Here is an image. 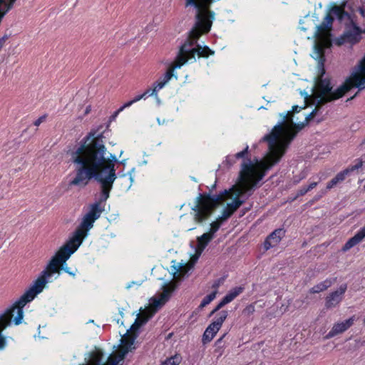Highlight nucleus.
I'll return each mask as SVG.
<instances>
[{
	"label": "nucleus",
	"mask_w": 365,
	"mask_h": 365,
	"mask_svg": "<svg viewBox=\"0 0 365 365\" xmlns=\"http://www.w3.org/2000/svg\"><path fill=\"white\" fill-rule=\"evenodd\" d=\"M134 103L133 102V101H130L127 103H125L123 106H122L120 108V110L123 111L125 108H128L129 106H130L131 105H133Z\"/></svg>",
	"instance_id": "46"
},
{
	"label": "nucleus",
	"mask_w": 365,
	"mask_h": 365,
	"mask_svg": "<svg viewBox=\"0 0 365 365\" xmlns=\"http://www.w3.org/2000/svg\"><path fill=\"white\" fill-rule=\"evenodd\" d=\"M224 282V278H220L215 281L213 284L212 285V287L215 289L217 292V288L220 286L221 284H222Z\"/></svg>",
	"instance_id": "41"
},
{
	"label": "nucleus",
	"mask_w": 365,
	"mask_h": 365,
	"mask_svg": "<svg viewBox=\"0 0 365 365\" xmlns=\"http://www.w3.org/2000/svg\"><path fill=\"white\" fill-rule=\"evenodd\" d=\"M363 144H365V138L364 139L363 142H362Z\"/></svg>",
	"instance_id": "60"
},
{
	"label": "nucleus",
	"mask_w": 365,
	"mask_h": 365,
	"mask_svg": "<svg viewBox=\"0 0 365 365\" xmlns=\"http://www.w3.org/2000/svg\"><path fill=\"white\" fill-rule=\"evenodd\" d=\"M80 245L81 242H77V245L71 244V242H68L59 249V250L51 259V260L56 259V267L57 269L56 273L60 274L61 270H63L71 276L74 277L76 275V273L71 272L68 267L66 261L69 259L71 255L77 250Z\"/></svg>",
	"instance_id": "9"
},
{
	"label": "nucleus",
	"mask_w": 365,
	"mask_h": 365,
	"mask_svg": "<svg viewBox=\"0 0 365 365\" xmlns=\"http://www.w3.org/2000/svg\"><path fill=\"white\" fill-rule=\"evenodd\" d=\"M285 230L283 228H278L271 232L264 242V247L268 250L278 245L280 240L285 236Z\"/></svg>",
	"instance_id": "16"
},
{
	"label": "nucleus",
	"mask_w": 365,
	"mask_h": 365,
	"mask_svg": "<svg viewBox=\"0 0 365 365\" xmlns=\"http://www.w3.org/2000/svg\"><path fill=\"white\" fill-rule=\"evenodd\" d=\"M364 189H365V183H364Z\"/></svg>",
	"instance_id": "61"
},
{
	"label": "nucleus",
	"mask_w": 365,
	"mask_h": 365,
	"mask_svg": "<svg viewBox=\"0 0 365 365\" xmlns=\"http://www.w3.org/2000/svg\"><path fill=\"white\" fill-rule=\"evenodd\" d=\"M193 264H180L179 265H173L172 267L173 268V274L175 275L177 273L180 274L184 275L191 268H192Z\"/></svg>",
	"instance_id": "27"
},
{
	"label": "nucleus",
	"mask_w": 365,
	"mask_h": 365,
	"mask_svg": "<svg viewBox=\"0 0 365 365\" xmlns=\"http://www.w3.org/2000/svg\"><path fill=\"white\" fill-rule=\"evenodd\" d=\"M227 316L228 313L225 310L221 311L218 314L217 319L206 328L202 335V342L203 344L212 341L217 332L220 330Z\"/></svg>",
	"instance_id": "11"
},
{
	"label": "nucleus",
	"mask_w": 365,
	"mask_h": 365,
	"mask_svg": "<svg viewBox=\"0 0 365 365\" xmlns=\"http://www.w3.org/2000/svg\"><path fill=\"white\" fill-rule=\"evenodd\" d=\"M135 284V282H132L131 283L128 284L126 286V288H127V289H130V288L133 286V284Z\"/></svg>",
	"instance_id": "52"
},
{
	"label": "nucleus",
	"mask_w": 365,
	"mask_h": 365,
	"mask_svg": "<svg viewBox=\"0 0 365 365\" xmlns=\"http://www.w3.org/2000/svg\"><path fill=\"white\" fill-rule=\"evenodd\" d=\"M324 75L317 73L314 78L315 83L313 87L314 96L316 101L321 104H326L341 98L351 89L349 80L341 85L336 90L333 91V86L329 78H323Z\"/></svg>",
	"instance_id": "6"
},
{
	"label": "nucleus",
	"mask_w": 365,
	"mask_h": 365,
	"mask_svg": "<svg viewBox=\"0 0 365 365\" xmlns=\"http://www.w3.org/2000/svg\"><path fill=\"white\" fill-rule=\"evenodd\" d=\"M56 259L50 260L38 277L34 282L32 285L27 289L24 294L10 307L12 312L16 310V316L14 318V322L16 325H19L22 322L24 318V307L25 305L31 302L37 294L41 293L48 283V278L56 274L57 269L56 267Z\"/></svg>",
	"instance_id": "5"
},
{
	"label": "nucleus",
	"mask_w": 365,
	"mask_h": 365,
	"mask_svg": "<svg viewBox=\"0 0 365 365\" xmlns=\"http://www.w3.org/2000/svg\"><path fill=\"white\" fill-rule=\"evenodd\" d=\"M248 149H249V146L247 145L243 150L235 154V158L239 159V158H245V155L248 153Z\"/></svg>",
	"instance_id": "37"
},
{
	"label": "nucleus",
	"mask_w": 365,
	"mask_h": 365,
	"mask_svg": "<svg viewBox=\"0 0 365 365\" xmlns=\"http://www.w3.org/2000/svg\"><path fill=\"white\" fill-rule=\"evenodd\" d=\"M354 318L352 317L342 322L335 324L331 331L328 333L327 337L331 338L345 331L354 324Z\"/></svg>",
	"instance_id": "18"
},
{
	"label": "nucleus",
	"mask_w": 365,
	"mask_h": 365,
	"mask_svg": "<svg viewBox=\"0 0 365 365\" xmlns=\"http://www.w3.org/2000/svg\"><path fill=\"white\" fill-rule=\"evenodd\" d=\"M324 105V104L319 103V101H316L315 108L306 116L304 121L307 123H308L309 121L317 115V112L322 108V107Z\"/></svg>",
	"instance_id": "31"
},
{
	"label": "nucleus",
	"mask_w": 365,
	"mask_h": 365,
	"mask_svg": "<svg viewBox=\"0 0 365 365\" xmlns=\"http://www.w3.org/2000/svg\"><path fill=\"white\" fill-rule=\"evenodd\" d=\"M255 311V306L252 304H250L243 309L242 312L245 315L250 316V314H253Z\"/></svg>",
	"instance_id": "35"
},
{
	"label": "nucleus",
	"mask_w": 365,
	"mask_h": 365,
	"mask_svg": "<svg viewBox=\"0 0 365 365\" xmlns=\"http://www.w3.org/2000/svg\"><path fill=\"white\" fill-rule=\"evenodd\" d=\"M244 201L235 197L230 203H227V207L234 213L242 204Z\"/></svg>",
	"instance_id": "29"
},
{
	"label": "nucleus",
	"mask_w": 365,
	"mask_h": 365,
	"mask_svg": "<svg viewBox=\"0 0 365 365\" xmlns=\"http://www.w3.org/2000/svg\"><path fill=\"white\" fill-rule=\"evenodd\" d=\"M305 108V106H303V107H299V106H292V111H289L290 113H289V118L292 117V116L291 115V113H292V112H293V113H298V112H299L302 109H303V108Z\"/></svg>",
	"instance_id": "42"
},
{
	"label": "nucleus",
	"mask_w": 365,
	"mask_h": 365,
	"mask_svg": "<svg viewBox=\"0 0 365 365\" xmlns=\"http://www.w3.org/2000/svg\"><path fill=\"white\" fill-rule=\"evenodd\" d=\"M304 95H305V99H307L308 98V94L307 93L304 92Z\"/></svg>",
	"instance_id": "58"
},
{
	"label": "nucleus",
	"mask_w": 365,
	"mask_h": 365,
	"mask_svg": "<svg viewBox=\"0 0 365 365\" xmlns=\"http://www.w3.org/2000/svg\"><path fill=\"white\" fill-rule=\"evenodd\" d=\"M311 56L317 61V72L321 75H324L326 73L324 68L325 55L324 48L323 46L319 44H314V50Z\"/></svg>",
	"instance_id": "15"
},
{
	"label": "nucleus",
	"mask_w": 365,
	"mask_h": 365,
	"mask_svg": "<svg viewBox=\"0 0 365 365\" xmlns=\"http://www.w3.org/2000/svg\"><path fill=\"white\" fill-rule=\"evenodd\" d=\"M200 255H198V249L196 248V250H195V255L193 256L192 257V261H193V263H195L197 259L198 258L200 257Z\"/></svg>",
	"instance_id": "49"
},
{
	"label": "nucleus",
	"mask_w": 365,
	"mask_h": 365,
	"mask_svg": "<svg viewBox=\"0 0 365 365\" xmlns=\"http://www.w3.org/2000/svg\"><path fill=\"white\" fill-rule=\"evenodd\" d=\"M181 357L178 355H175L170 358H168L165 362L167 365H178L180 363Z\"/></svg>",
	"instance_id": "33"
},
{
	"label": "nucleus",
	"mask_w": 365,
	"mask_h": 365,
	"mask_svg": "<svg viewBox=\"0 0 365 365\" xmlns=\"http://www.w3.org/2000/svg\"><path fill=\"white\" fill-rule=\"evenodd\" d=\"M212 239V236L210 235V234H207V232L197 238V248L198 249V255H201L207 245Z\"/></svg>",
	"instance_id": "23"
},
{
	"label": "nucleus",
	"mask_w": 365,
	"mask_h": 365,
	"mask_svg": "<svg viewBox=\"0 0 365 365\" xmlns=\"http://www.w3.org/2000/svg\"><path fill=\"white\" fill-rule=\"evenodd\" d=\"M331 11L336 16L340 21H344L345 24L346 23L348 24L355 23L351 15L338 6H334L332 8Z\"/></svg>",
	"instance_id": "21"
},
{
	"label": "nucleus",
	"mask_w": 365,
	"mask_h": 365,
	"mask_svg": "<svg viewBox=\"0 0 365 365\" xmlns=\"http://www.w3.org/2000/svg\"><path fill=\"white\" fill-rule=\"evenodd\" d=\"M227 304H228L227 302L223 297L222 299V300L218 303V304L214 308V312L219 311L221 308H222Z\"/></svg>",
	"instance_id": "39"
},
{
	"label": "nucleus",
	"mask_w": 365,
	"mask_h": 365,
	"mask_svg": "<svg viewBox=\"0 0 365 365\" xmlns=\"http://www.w3.org/2000/svg\"><path fill=\"white\" fill-rule=\"evenodd\" d=\"M359 14L361 16L365 17V6L359 8Z\"/></svg>",
	"instance_id": "50"
},
{
	"label": "nucleus",
	"mask_w": 365,
	"mask_h": 365,
	"mask_svg": "<svg viewBox=\"0 0 365 365\" xmlns=\"http://www.w3.org/2000/svg\"><path fill=\"white\" fill-rule=\"evenodd\" d=\"M217 294V291L215 290L212 292H211L210 294L207 295L203 298L202 300L200 306L198 307V309H202L208 305L212 301H213Z\"/></svg>",
	"instance_id": "28"
},
{
	"label": "nucleus",
	"mask_w": 365,
	"mask_h": 365,
	"mask_svg": "<svg viewBox=\"0 0 365 365\" xmlns=\"http://www.w3.org/2000/svg\"><path fill=\"white\" fill-rule=\"evenodd\" d=\"M333 282L334 280L331 279H327L324 281L312 287L309 292L312 294L319 293L330 287L332 285Z\"/></svg>",
	"instance_id": "25"
},
{
	"label": "nucleus",
	"mask_w": 365,
	"mask_h": 365,
	"mask_svg": "<svg viewBox=\"0 0 365 365\" xmlns=\"http://www.w3.org/2000/svg\"><path fill=\"white\" fill-rule=\"evenodd\" d=\"M357 95V93L353 96L352 97H351L350 98L348 99V101H350V100H352L353 98H354V97Z\"/></svg>",
	"instance_id": "54"
},
{
	"label": "nucleus",
	"mask_w": 365,
	"mask_h": 365,
	"mask_svg": "<svg viewBox=\"0 0 365 365\" xmlns=\"http://www.w3.org/2000/svg\"><path fill=\"white\" fill-rule=\"evenodd\" d=\"M233 213L227 207L223 209L222 215L217 218L221 222L227 220Z\"/></svg>",
	"instance_id": "34"
},
{
	"label": "nucleus",
	"mask_w": 365,
	"mask_h": 365,
	"mask_svg": "<svg viewBox=\"0 0 365 365\" xmlns=\"http://www.w3.org/2000/svg\"><path fill=\"white\" fill-rule=\"evenodd\" d=\"M120 112L121 110H120V108L118 109L115 112H114L113 114L110 117L109 121L111 122L113 120H115V119Z\"/></svg>",
	"instance_id": "45"
},
{
	"label": "nucleus",
	"mask_w": 365,
	"mask_h": 365,
	"mask_svg": "<svg viewBox=\"0 0 365 365\" xmlns=\"http://www.w3.org/2000/svg\"><path fill=\"white\" fill-rule=\"evenodd\" d=\"M186 63V59L180 58L178 56H176L174 64L170 68L167 72L159 78L160 81L165 83L166 85L171 78L174 76L173 71L176 68H180L182 65Z\"/></svg>",
	"instance_id": "19"
},
{
	"label": "nucleus",
	"mask_w": 365,
	"mask_h": 365,
	"mask_svg": "<svg viewBox=\"0 0 365 365\" xmlns=\"http://www.w3.org/2000/svg\"><path fill=\"white\" fill-rule=\"evenodd\" d=\"M155 96L156 97L157 103H158V104H160V99L158 98L157 95H156V96Z\"/></svg>",
	"instance_id": "53"
},
{
	"label": "nucleus",
	"mask_w": 365,
	"mask_h": 365,
	"mask_svg": "<svg viewBox=\"0 0 365 365\" xmlns=\"http://www.w3.org/2000/svg\"><path fill=\"white\" fill-rule=\"evenodd\" d=\"M91 106H88L86 108V110H85V113L86 114H88L90 111H91Z\"/></svg>",
	"instance_id": "51"
},
{
	"label": "nucleus",
	"mask_w": 365,
	"mask_h": 365,
	"mask_svg": "<svg viewBox=\"0 0 365 365\" xmlns=\"http://www.w3.org/2000/svg\"><path fill=\"white\" fill-rule=\"evenodd\" d=\"M215 0H187L185 7L193 6L196 10V17L200 20L202 14H209L214 12L210 9L211 4Z\"/></svg>",
	"instance_id": "13"
},
{
	"label": "nucleus",
	"mask_w": 365,
	"mask_h": 365,
	"mask_svg": "<svg viewBox=\"0 0 365 365\" xmlns=\"http://www.w3.org/2000/svg\"><path fill=\"white\" fill-rule=\"evenodd\" d=\"M334 18L330 14H327L323 21L317 26V30L314 32V36L317 38H320L322 32L325 31L331 27Z\"/></svg>",
	"instance_id": "22"
},
{
	"label": "nucleus",
	"mask_w": 365,
	"mask_h": 365,
	"mask_svg": "<svg viewBox=\"0 0 365 365\" xmlns=\"http://www.w3.org/2000/svg\"><path fill=\"white\" fill-rule=\"evenodd\" d=\"M365 34V29L364 30ZM358 72L353 73L354 86L359 88V91L365 88V57L358 66Z\"/></svg>",
	"instance_id": "17"
},
{
	"label": "nucleus",
	"mask_w": 365,
	"mask_h": 365,
	"mask_svg": "<svg viewBox=\"0 0 365 365\" xmlns=\"http://www.w3.org/2000/svg\"><path fill=\"white\" fill-rule=\"evenodd\" d=\"M227 334H224L220 339H218L216 342H215V344L216 346H217L218 347H221L222 346V339L225 338V336H226Z\"/></svg>",
	"instance_id": "47"
},
{
	"label": "nucleus",
	"mask_w": 365,
	"mask_h": 365,
	"mask_svg": "<svg viewBox=\"0 0 365 365\" xmlns=\"http://www.w3.org/2000/svg\"><path fill=\"white\" fill-rule=\"evenodd\" d=\"M228 193L227 190L218 195H211L210 192L204 195L200 193L195 199V205L192 207V210L196 212L195 220L202 222L212 214L217 204L222 202Z\"/></svg>",
	"instance_id": "7"
},
{
	"label": "nucleus",
	"mask_w": 365,
	"mask_h": 365,
	"mask_svg": "<svg viewBox=\"0 0 365 365\" xmlns=\"http://www.w3.org/2000/svg\"><path fill=\"white\" fill-rule=\"evenodd\" d=\"M346 289V284H341L337 290L331 292L325 299L326 309H330L339 305L343 299V296Z\"/></svg>",
	"instance_id": "14"
},
{
	"label": "nucleus",
	"mask_w": 365,
	"mask_h": 365,
	"mask_svg": "<svg viewBox=\"0 0 365 365\" xmlns=\"http://www.w3.org/2000/svg\"><path fill=\"white\" fill-rule=\"evenodd\" d=\"M349 174V170L347 168L339 172L327 183V188L329 190L336 185L338 183L343 182L346 177Z\"/></svg>",
	"instance_id": "24"
},
{
	"label": "nucleus",
	"mask_w": 365,
	"mask_h": 365,
	"mask_svg": "<svg viewBox=\"0 0 365 365\" xmlns=\"http://www.w3.org/2000/svg\"><path fill=\"white\" fill-rule=\"evenodd\" d=\"M317 185V182H313L310 183L307 187H302L297 191V194L294 200L297 199L299 196L304 195L307 192L314 189Z\"/></svg>",
	"instance_id": "30"
},
{
	"label": "nucleus",
	"mask_w": 365,
	"mask_h": 365,
	"mask_svg": "<svg viewBox=\"0 0 365 365\" xmlns=\"http://www.w3.org/2000/svg\"><path fill=\"white\" fill-rule=\"evenodd\" d=\"M157 121H158V124H159V125H160V124H161V120H160V118H158V119H157Z\"/></svg>",
	"instance_id": "56"
},
{
	"label": "nucleus",
	"mask_w": 365,
	"mask_h": 365,
	"mask_svg": "<svg viewBox=\"0 0 365 365\" xmlns=\"http://www.w3.org/2000/svg\"><path fill=\"white\" fill-rule=\"evenodd\" d=\"M155 314V311L148 309L138 314L134 323L127 330L126 333L122 336L120 342L122 344L121 348L116 357L112 354L109 356L106 363L103 361V354L101 351L92 352L90 354V360L87 364H81L79 365H118V363L123 361L125 355L135 347H133L134 342L138 336V331L148 320Z\"/></svg>",
	"instance_id": "3"
},
{
	"label": "nucleus",
	"mask_w": 365,
	"mask_h": 365,
	"mask_svg": "<svg viewBox=\"0 0 365 365\" xmlns=\"http://www.w3.org/2000/svg\"><path fill=\"white\" fill-rule=\"evenodd\" d=\"M243 290L244 288L242 287H234L224 297V299L227 302V303H230L240 294Z\"/></svg>",
	"instance_id": "26"
},
{
	"label": "nucleus",
	"mask_w": 365,
	"mask_h": 365,
	"mask_svg": "<svg viewBox=\"0 0 365 365\" xmlns=\"http://www.w3.org/2000/svg\"><path fill=\"white\" fill-rule=\"evenodd\" d=\"M104 208L99 207V203H94L91 205L89 212L83 217L79 227L74 232L73 237L68 241L71 244L77 245V242H83L89 230H91L94 222L98 219Z\"/></svg>",
	"instance_id": "8"
},
{
	"label": "nucleus",
	"mask_w": 365,
	"mask_h": 365,
	"mask_svg": "<svg viewBox=\"0 0 365 365\" xmlns=\"http://www.w3.org/2000/svg\"><path fill=\"white\" fill-rule=\"evenodd\" d=\"M46 115H42V116L39 117L38 119H36L34 121V125L38 126L41 123H43L46 120Z\"/></svg>",
	"instance_id": "43"
},
{
	"label": "nucleus",
	"mask_w": 365,
	"mask_h": 365,
	"mask_svg": "<svg viewBox=\"0 0 365 365\" xmlns=\"http://www.w3.org/2000/svg\"><path fill=\"white\" fill-rule=\"evenodd\" d=\"M125 160H123L122 161H120L119 163L124 165L125 164Z\"/></svg>",
	"instance_id": "59"
},
{
	"label": "nucleus",
	"mask_w": 365,
	"mask_h": 365,
	"mask_svg": "<svg viewBox=\"0 0 365 365\" xmlns=\"http://www.w3.org/2000/svg\"><path fill=\"white\" fill-rule=\"evenodd\" d=\"M364 32L356 23L348 24L346 23V29L344 34L336 40V43L341 46L345 43L354 44L361 39V34Z\"/></svg>",
	"instance_id": "10"
},
{
	"label": "nucleus",
	"mask_w": 365,
	"mask_h": 365,
	"mask_svg": "<svg viewBox=\"0 0 365 365\" xmlns=\"http://www.w3.org/2000/svg\"><path fill=\"white\" fill-rule=\"evenodd\" d=\"M289 113H281L282 120L274 126L271 133L261 139V142H267L269 148L262 163V168L255 167L250 159L242 164L240 172L242 193L252 194L257 183L264 177L266 171L280 161L298 132L308 124L305 121L294 123L292 117L289 118Z\"/></svg>",
	"instance_id": "2"
},
{
	"label": "nucleus",
	"mask_w": 365,
	"mask_h": 365,
	"mask_svg": "<svg viewBox=\"0 0 365 365\" xmlns=\"http://www.w3.org/2000/svg\"><path fill=\"white\" fill-rule=\"evenodd\" d=\"M144 99V96L143 94L136 96L132 101L133 103H136L141 99Z\"/></svg>",
	"instance_id": "48"
},
{
	"label": "nucleus",
	"mask_w": 365,
	"mask_h": 365,
	"mask_svg": "<svg viewBox=\"0 0 365 365\" xmlns=\"http://www.w3.org/2000/svg\"><path fill=\"white\" fill-rule=\"evenodd\" d=\"M362 165H363V161L359 160V162L355 165L349 167V168H347V169L349 170V173H351V172L361 168Z\"/></svg>",
	"instance_id": "38"
},
{
	"label": "nucleus",
	"mask_w": 365,
	"mask_h": 365,
	"mask_svg": "<svg viewBox=\"0 0 365 365\" xmlns=\"http://www.w3.org/2000/svg\"><path fill=\"white\" fill-rule=\"evenodd\" d=\"M177 285L175 283L170 284H164L163 287V292L158 298H152L151 311L155 313L162 307L170 298L172 293L175 290Z\"/></svg>",
	"instance_id": "12"
},
{
	"label": "nucleus",
	"mask_w": 365,
	"mask_h": 365,
	"mask_svg": "<svg viewBox=\"0 0 365 365\" xmlns=\"http://www.w3.org/2000/svg\"><path fill=\"white\" fill-rule=\"evenodd\" d=\"M365 237V225L351 238H350L343 246L342 251L346 252Z\"/></svg>",
	"instance_id": "20"
},
{
	"label": "nucleus",
	"mask_w": 365,
	"mask_h": 365,
	"mask_svg": "<svg viewBox=\"0 0 365 365\" xmlns=\"http://www.w3.org/2000/svg\"><path fill=\"white\" fill-rule=\"evenodd\" d=\"M9 35L4 34L1 38H0V46H4L6 41L9 39Z\"/></svg>",
	"instance_id": "44"
},
{
	"label": "nucleus",
	"mask_w": 365,
	"mask_h": 365,
	"mask_svg": "<svg viewBox=\"0 0 365 365\" xmlns=\"http://www.w3.org/2000/svg\"><path fill=\"white\" fill-rule=\"evenodd\" d=\"M215 18V12L202 14L198 24L196 15L195 16V24L189 32L187 40L180 46L178 54L180 59H186L187 63L190 60H195V55H198L199 57L207 58L214 54V51L207 46H202L197 44V48H192V46L202 34H207L210 31Z\"/></svg>",
	"instance_id": "4"
},
{
	"label": "nucleus",
	"mask_w": 365,
	"mask_h": 365,
	"mask_svg": "<svg viewBox=\"0 0 365 365\" xmlns=\"http://www.w3.org/2000/svg\"><path fill=\"white\" fill-rule=\"evenodd\" d=\"M95 132L89 133L81 141L79 147L72 153V161L77 165L76 175L70 182V185L88 184L94 179L101 185L99 203L106 202L110 195L113 182L117 178L115 163L118 162L116 156L108 153L103 142V135L95 137Z\"/></svg>",
	"instance_id": "1"
},
{
	"label": "nucleus",
	"mask_w": 365,
	"mask_h": 365,
	"mask_svg": "<svg viewBox=\"0 0 365 365\" xmlns=\"http://www.w3.org/2000/svg\"><path fill=\"white\" fill-rule=\"evenodd\" d=\"M215 186H216V184L215 183L213 185H212V187H211V189H210V190H213V189L215 187Z\"/></svg>",
	"instance_id": "55"
},
{
	"label": "nucleus",
	"mask_w": 365,
	"mask_h": 365,
	"mask_svg": "<svg viewBox=\"0 0 365 365\" xmlns=\"http://www.w3.org/2000/svg\"><path fill=\"white\" fill-rule=\"evenodd\" d=\"M210 226L211 227L209 232L207 233L210 234V235L212 236V237L214 238L215 232H217V231L220 229L221 226V222L217 220V221L212 222L210 224Z\"/></svg>",
	"instance_id": "32"
},
{
	"label": "nucleus",
	"mask_w": 365,
	"mask_h": 365,
	"mask_svg": "<svg viewBox=\"0 0 365 365\" xmlns=\"http://www.w3.org/2000/svg\"><path fill=\"white\" fill-rule=\"evenodd\" d=\"M165 86V83L162 82L158 79L156 82L153 83V87L155 88V90L158 91L160 89L163 88Z\"/></svg>",
	"instance_id": "40"
},
{
	"label": "nucleus",
	"mask_w": 365,
	"mask_h": 365,
	"mask_svg": "<svg viewBox=\"0 0 365 365\" xmlns=\"http://www.w3.org/2000/svg\"><path fill=\"white\" fill-rule=\"evenodd\" d=\"M157 92L158 91L155 90V88L154 87L152 89L151 88L147 89L143 93V95L144 96V99H145L148 96H156L157 95Z\"/></svg>",
	"instance_id": "36"
},
{
	"label": "nucleus",
	"mask_w": 365,
	"mask_h": 365,
	"mask_svg": "<svg viewBox=\"0 0 365 365\" xmlns=\"http://www.w3.org/2000/svg\"><path fill=\"white\" fill-rule=\"evenodd\" d=\"M216 312H214V309L211 312V313L210 314V316H212V314H214Z\"/></svg>",
	"instance_id": "57"
}]
</instances>
